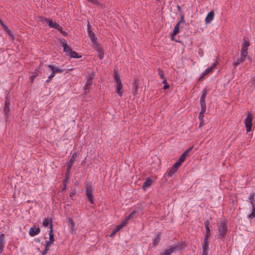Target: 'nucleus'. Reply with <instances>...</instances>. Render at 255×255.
Segmentation results:
<instances>
[{"mask_svg": "<svg viewBox=\"0 0 255 255\" xmlns=\"http://www.w3.org/2000/svg\"><path fill=\"white\" fill-rule=\"evenodd\" d=\"M114 82L116 83V92L121 97L123 94V92L122 91L123 85L120 78L119 74L118 71L116 69L114 70Z\"/></svg>", "mask_w": 255, "mask_h": 255, "instance_id": "obj_1", "label": "nucleus"}, {"mask_svg": "<svg viewBox=\"0 0 255 255\" xmlns=\"http://www.w3.org/2000/svg\"><path fill=\"white\" fill-rule=\"evenodd\" d=\"M48 67L51 71V73L48 76V79L46 81L47 83L49 82L56 74L62 73L63 72V70L59 68L55 65H49Z\"/></svg>", "mask_w": 255, "mask_h": 255, "instance_id": "obj_2", "label": "nucleus"}, {"mask_svg": "<svg viewBox=\"0 0 255 255\" xmlns=\"http://www.w3.org/2000/svg\"><path fill=\"white\" fill-rule=\"evenodd\" d=\"M135 211H133L126 218V219L121 223V224L118 225L113 230L112 233L110 235V237H112L114 236L117 232L121 230L124 226H125L128 222V221L132 217L133 215L135 214Z\"/></svg>", "mask_w": 255, "mask_h": 255, "instance_id": "obj_3", "label": "nucleus"}, {"mask_svg": "<svg viewBox=\"0 0 255 255\" xmlns=\"http://www.w3.org/2000/svg\"><path fill=\"white\" fill-rule=\"evenodd\" d=\"M184 17H181V19L178 21V22L175 26L173 32L171 34V40H174V37L176 36L179 32L180 29H182L185 24V21L183 18Z\"/></svg>", "mask_w": 255, "mask_h": 255, "instance_id": "obj_4", "label": "nucleus"}, {"mask_svg": "<svg viewBox=\"0 0 255 255\" xmlns=\"http://www.w3.org/2000/svg\"><path fill=\"white\" fill-rule=\"evenodd\" d=\"M86 188V195L88 197L89 202L91 204L94 203V198L93 195V190L92 188L91 183L87 182L85 185Z\"/></svg>", "mask_w": 255, "mask_h": 255, "instance_id": "obj_5", "label": "nucleus"}, {"mask_svg": "<svg viewBox=\"0 0 255 255\" xmlns=\"http://www.w3.org/2000/svg\"><path fill=\"white\" fill-rule=\"evenodd\" d=\"M253 115L250 112H248L247 115V117L245 120V124L247 132H249L251 130L252 127Z\"/></svg>", "mask_w": 255, "mask_h": 255, "instance_id": "obj_6", "label": "nucleus"}, {"mask_svg": "<svg viewBox=\"0 0 255 255\" xmlns=\"http://www.w3.org/2000/svg\"><path fill=\"white\" fill-rule=\"evenodd\" d=\"M228 229L227 224L225 222H222L220 224L218 225V233L221 238H223Z\"/></svg>", "mask_w": 255, "mask_h": 255, "instance_id": "obj_7", "label": "nucleus"}, {"mask_svg": "<svg viewBox=\"0 0 255 255\" xmlns=\"http://www.w3.org/2000/svg\"><path fill=\"white\" fill-rule=\"evenodd\" d=\"M182 249V245L179 244L172 245V246H170L167 248L170 254L178 252L181 250Z\"/></svg>", "mask_w": 255, "mask_h": 255, "instance_id": "obj_8", "label": "nucleus"}, {"mask_svg": "<svg viewBox=\"0 0 255 255\" xmlns=\"http://www.w3.org/2000/svg\"><path fill=\"white\" fill-rule=\"evenodd\" d=\"M87 28H88V36L91 39V40L92 41L94 44V46L98 44V43L97 42V37L95 36V33L93 31H92L91 29V25L89 23L87 25Z\"/></svg>", "mask_w": 255, "mask_h": 255, "instance_id": "obj_9", "label": "nucleus"}, {"mask_svg": "<svg viewBox=\"0 0 255 255\" xmlns=\"http://www.w3.org/2000/svg\"><path fill=\"white\" fill-rule=\"evenodd\" d=\"M217 64H218V62L216 61L212 64V65L210 67L206 69L202 73L201 76L200 77L199 79L200 80L202 78H203V77H204L205 76H206L207 75L212 73L213 72V70L215 69L216 65H217Z\"/></svg>", "mask_w": 255, "mask_h": 255, "instance_id": "obj_10", "label": "nucleus"}, {"mask_svg": "<svg viewBox=\"0 0 255 255\" xmlns=\"http://www.w3.org/2000/svg\"><path fill=\"white\" fill-rule=\"evenodd\" d=\"M60 43L63 47L64 52L66 53V55H68V54L72 50V49H71L69 46L67 44L65 39H60Z\"/></svg>", "mask_w": 255, "mask_h": 255, "instance_id": "obj_11", "label": "nucleus"}, {"mask_svg": "<svg viewBox=\"0 0 255 255\" xmlns=\"http://www.w3.org/2000/svg\"><path fill=\"white\" fill-rule=\"evenodd\" d=\"M42 18L41 20L46 21L50 27H53L55 29L59 28L60 25L56 22H53L51 19H46L45 17H42Z\"/></svg>", "mask_w": 255, "mask_h": 255, "instance_id": "obj_12", "label": "nucleus"}, {"mask_svg": "<svg viewBox=\"0 0 255 255\" xmlns=\"http://www.w3.org/2000/svg\"><path fill=\"white\" fill-rule=\"evenodd\" d=\"M40 231L39 228H36L35 226L31 227L29 231V234L31 237H34L38 235Z\"/></svg>", "mask_w": 255, "mask_h": 255, "instance_id": "obj_13", "label": "nucleus"}, {"mask_svg": "<svg viewBox=\"0 0 255 255\" xmlns=\"http://www.w3.org/2000/svg\"><path fill=\"white\" fill-rule=\"evenodd\" d=\"M94 48L97 51L99 58L100 59H103V57H104V52H103L102 48L100 46V45H99V44L96 45L95 46H94Z\"/></svg>", "mask_w": 255, "mask_h": 255, "instance_id": "obj_14", "label": "nucleus"}, {"mask_svg": "<svg viewBox=\"0 0 255 255\" xmlns=\"http://www.w3.org/2000/svg\"><path fill=\"white\" fill-rule=\"evenodd\" d=\"M4 244V235L3 234H1L0 235V255L3 252Z\"/></svg>", "mask_w": 255, "mask_h": 255, "instance_id": "obj_15", "label": "nucleus"}, {"mask_svg": "<svg viewBox=\"0 0 255 255\" xmlns=\"http://www.w3.org/2000/svg\"><path fill=\"white\" fill-rule=\"evenodd\" d=\"M206 228V234L204 239H208L210 235V230L209 227V222L208 221H206L204 223Z\"/></svg>", "mask_w": 255, "mask_h": 255, "instance_id": "obj_16", "label": "nucleus"}, {"mask_svg": "<svg viewBox=\"0 0 255 255\" xmlns=\"http://www.w3.org/2000/svg\"><path fill=\"white\" fill-rule=\"evenodd\" d=\"M192 148H189L188 149H187L180 157L179 160L180 161V162H183L185 159H186V157L188 156L189 152L191 151Z\"/></svg>", "mask_w": 255, "mask_h": 255, "instance_id": "obj_17", "label": "nucleus"}, {"mask_svg": "<svg viewBox=\"0 0 255 255\" xmlns=\"http://www.w3.org/2000/svg\"><path fill=\"white\" fill-rule=\"evenodd\" d=\"M152 182V181L149 178H147L142 185L143 189L145 190L147 188L151 186Z\"/></svg>", "mask_w": 255, "mask_h": 255, "instance_id": "obj_18", "label": "nucleus"}, {"mask_svg": "<svg viewBox=\"0 0 255 255\" xmlns=\"http://www.w3.org/2000/svg\"><path fill=\"white\" fill-rule=\"evenodd\" d=\"M49 241L51 242V244H53L54 241V235L53 234V228H52V224H50V230L49 233Z\"/></svg>", "mask_w": 255, "mask_h": 255, "instance_id": "obj_19", "label": "nucleus"}, {"mask_svg": "<svg viewBox=\"0 0 255 255\" xmlns=\"http://www.w3.org/2000/svg\"><path fill=\"white\" fill-rule=\"evenodd\" d=\"M255 193H252L250 195L249 197V200L250 203L251 204L252 207L255 206Z\"/></svg>", "mask_w": 255, "mask_h": 255, "instance_id": "obj_20", "label": "nucleus"}, {"mask_svg": "<svg viewBox=\"0 0 255 255\" xmlns=\"http://www.w3.org/2000/svg\"><path fill=\"white\" fill-rule=\"evenodd\" d=\"M10 101L9 100H6L4 107V111L5 114H7L9 111Z\"/></svg>", "mask_w": 255, "mask_h": 255, "instance_id": "obj_21", "label": "nucleus"}, {"mask_svg": "<svg viewBox=\"0 0 255 255\" xmlns=\"http://www.w3.org/2000/svg\"><path fill=\"white\" fill-rule=\"evenodd\" d=\"M67 55L71 58H79L81 57V56H79L78 54L75 51H73L72 50Z\"/></svg>", "mask_w": 255, "mask_h": 255, "instance_id": "obj_22", "label": "nucleus"}, {"mask_svg": "<svg viewBox=\"0 0 255 255\" xmlns=\"http://www.w3.org/2000/svg\"><path fill=\"white\" fill-rule=\"evenodd\" d=\"M75 160H73V159H70L68 165H67V168L66 170V173L68 174L70 172V169L71 168V167L74 162Z\"/></svg>", "mask_w": 255, "mask_h": 255, "instance_id": "obj_23", "label": "nucleus"}, {"mask_svg": "<svg viewBox=\"0 0 255 255\" xmlns=\"http://www.w3.org/2000/svg\"><path fill=\"white\" fill-rule=\"evenodd\" d=\"M200 103L201 108V109H202V111H206V103H205V99L200 98Z\"/></svg>", "mask_w": 255, "mask_h": 255, "instance_id": "obj_24", "label": "nucleus"}, {"mask_svg": "<svg viewBox=\"0 0 255 255\" xmlns=\"http://www.w3.org/2000/svg\"><path fill=\"white\" fill-rule=\"evenodd\" d=\"M2 27L10 36L13 37L11 31L6 25H5L4 23H2Z\"/></svg>", "mask_w": 255, "mask_h": 255, "instance_id": "obj_25", "label": "nucleus"}, {"mask_svg": "<svg viewBox=\"0 0 255 255\" xmlns=\"http://www.w3.org/2000/svg\"><path fill=\"white\" fill-rule=\"evenodd\" d=\"M158 75L160 76V78L163 79L162 83L163 84H166V79L164 76L163 72L162 70L159 69L158 70Z\"/></svg>", "mask_w": 255, "mask_h": 255, "instance_id": "obj_26", "label": "nucleus"}, {"mask_svg": "<svg viewBox=\"0 0 255 255\" xmlns=\"http://www.w3.org/2000/svg\"><path fill=\"white\" fill-rule=\"evenodd\" d=\"M160 240V236L158 234L156 237L153 240L152 245L154 246H156L159 243Z\"/></svg>", "mask_w": 255, "mask_h": 255, "instance_id": "obj_27", "label": "nucleus"}, {"mask_svg": "<svg viewBox=\"0 0 255 255\" xmlns=\"http://www.w3.org/2000/svg\"><path fill=\"white\" fill-rule=\"evenodd\" d=\"M208 239H204V243L202 245V250H208Z\"/></svg>", "mask_w": 255, "mask_h": 255, "instance_id": "obj_28", "label": "nucleus"}, {"mask_svg": "<svg viewBox=\"0 0 255 255\" xmlns=\"http://www.w3.org/2000/svg\"><path fill=\"white\" fill-rule=\"evenodd\" d=\"M250 46V42L247 39H245L243 44L242 49L248 50V47Z\"/></svg>", "mask_w": 255, "mask_h": 255, "instance_id": "obj_29", "label": "nucleus"}, {"mask_svg": "<svg viewBox=\"0 0 255 255\" xmlns=\"http://www.w3.org/2000/svg\"><path fill=\"white\" fill-rule=\"evenodd\" d=\"M245 59L242 60V58H240V59H238L236 61H234L233 63V65L234 66L236 67L238 65L240 64L241 63H243L244 61H245Z\"/></svg>", "mask_w": 255, "mask_h": 255, "instance_id": "obj_30", "label": "nucleus"}, {"mask_svg": "<svg viewBox=\"0 0 255 255\" xmlns=\"http://www.w3.org/2000/svg\"><path fill=\"white\" fill-rule=\"evenodd\" d=\"M177 170V169H176L174 167L172 166V167L171 168V169H170V170L169 171V172L168 173V175L169 177H171L176 172Z\"/></svg>", "mask_w": 255, "mask_h": 255, "instance_id": "obj_31", "label": "nucleus"}, {"mask_svg": "<svg viewBox=\"0 0 255 255\" xmlns=\"http://www.w3.org/2000/svg\"><path fill=\"white\" fill-rule=\"evenodd\" d=\"M241 58H242V60L246 59V58L247 57L248 52L247 50L242 49L241 50Z\"/></svg>", "mask_w": 255, "mask_h": 255, "instance_id": "obj_32", "label": "nucleus"}, {"mask_svg": "<svg viewBox=\"0 0 255 255\" xmlns=\"http://www.w3.org/2000/svg\"><path fill=\"white\" fill-rule=\"evenodd\" d=\"M252 212L248 216L249 218L252 219L255 217V206H252Z\"/></svg>", "mask_w": 255, "mask_h": 255, "instance_id": "obj_33", "label": "nucleus"}, {"mask_svg": "<svg viewBox=\"0 0 255 255\" xmlns=\"http://www.w3.org/2000/svg\"><path fill=\"white\" fill-rule=\"evenodd\" d=\"M50 223L52 224V220L50 219V220L48 219H45L43 222V226L44 227H47Z\"/></svg>", "mask_w": 255, "mask_h": 255, "instance_id": "obj_34", "label": "nucleus"}, {"mask_svg": "<svg viewBox=\"0 0 255 255\" xmlns=\"http://www.w3.org/2000/svg\"><path fill=\"white\" fill-rule=\"evenodd\" d=\"M68 222H69V224L71 226V232H73L74 231V227L75 226L74 222L72 218H69Z\"/></svg>", "mask_w": 255, "mask_h": 255, "instance_id": "obj_35", "label": "nucleus"}, {"mask_svg": "<svg viewBox=\"0 0 255 255\" xmlns=\"http://www.w3.org/2000/svg\"><path fill=\"white\" fill-rule=\"evenodd\" d=\"M92 81L88 79L86 83V84H85V90L89 89L90 88V86L92 85Z\"/></svg>", "mask_w": 255, "mask_h": 255, "instance_id": "obj_36", "label": "nucleus"}, {"mask_svg": "<svg viewBox=\"0 0 255 255\" xmlns=\"http://www.w3.org/2000/svg\"><path fill=\"white\" fill-rule=\"evenodd\" d=\"M251 84L253 86L252 90L254 89L255 88V75L252 78L249 84Z\"/></svg>", "mask_w": 255, "mask_h": 255, "instance_id": "obj_37", "label": "nucleus"}, {"mask_svg": "<svg viewBox=\"0 0 255 255\" xmlns=\"http://www.w3.org/2000/svg\"><path fill=\"white\" fill-rule=\"evenodd\" d=\"M208 91L206 89H203L201 92L202 95L201 98H206V95H207Z\"/></svg>", "mask_w": 255, "mask_h": 255, "instance_id": "obj_38", "label": "nucleus"}, {"mask_svg": "<svg viewBox=\"0 0 255 255\" xmlns=\"http://www.w3.org/2000/svg\"><path fill=\"white\" fill-rule=\"evenodd\" d=\"M205 111H203L202 109H201V111L200 113H199V115L198 116V118L200 121H202L203 120V115H204V113L205 112Z\"/></svg>", "mask_w": 255, "mask_h": 255, "instance_id": "obj_39", "label": "nucleus"}, {"mask_svg": "<svg viewBox=\"0 0 255 255\" xmlns=\"http://www.w3.org/2000/svg\"><path fill=\"white\" fill-rule=\"evenodd\" d=\"M52 244H51V242L50 241H46L45 242V248H47V249H49L51 245Z\"/></svg>", "mask_w": 255, "mask_h": 255, "instance_id": "obj_40", "label": "nucleus"}, {"mask_svg": "<svg viewBox=\"0 0 255 255\" xmlns=\"http://www.w3.org/2000/svg\"><path fill=\"white\" fill-rule=\"evenodd\" d=\"M181 164H182V162H180V161L178 160L177 162L175 163L172 166L177 169L178 168V167L181 165Z\"/></svg>", "mask_w": 255, "mask_h": 255, "instance_id": "obj_41", "label": "nucleus"}, {"mask_svg": "<svg viewBox=\"0 0 255 255\" xmlns=\"http://www.w3.org/2000/svg\"><path fill=\"white\" fill-rule=\"evenodd\" d=\"M214 17H206L205 21L207 23H210L213 19Z\"/></svg>", "mask_w": 255, "mask_h": 255, "instance_id": "obj_42", "label": "nucleus"}, {"mask_svg": "<svg viewBox=\"0 0 255 255\" xmlns=\"http://www.w3.org/2000/svg\"><path fill=\"white\" fill-rule=\"evenodd\" d=\"M169 252L166 249L161 254V255H170Z\"/></svg>", "mask_w": 255, "mask_h": 255, "instance_id": "obj_43", "label": "nucleus"}, {"mask_svg": "<svg viewBox=\"0 0 255 255\" xmlns=\"http://www.w3.org/2000/svg\"><path fill=\"white\" fill-rule=\"evenodd\" d=\"M88 1L92 2L95 4H99V2L97 0H87Z\"/></svg>", "mask_w": 255, "mask_h": 255, "instance_id": "obj_44", "label": "nucleus"}, {"mask_svg": "<svg viewBox=\"0 0 255 255\" xmlns=\"http://www.w3.org/2000/svg\"><path fill=\"white\" fill-rule=\"evenodd\" d=\"M77 156V152H74L71 157L70 159H73V160H75V158Z\"/></svg>", "mask_w": 255, "mask_h": 255, "instance_id": "obj_45", "label": "nucleus"}, {"mask_svg": "<svg viewBox=\"0 0 255 255\" xmlns=\"http://www.w3.org/2000/svg\"><path fill=\"white\" fill-rule=\"evenodd\" d=\"M94 77H95L94 74L92 73L89 76L88 80H90L92 81V80L94 78Z\"/></svg>", "mask_w": 255, "mask_h": 255, "instance_id": "obj_46", "label": "nucleus"}, {"mask_svg": "<svg viewBox=\"0 0 255 255\" xmlns=\"http://www.w3.org/2000/svg\"><path fill=\"white\" fill-rule=\"evenodd\" d=\"M49 250V249H47V248H45V250L42 253V255H45Z\"/></svg>", "mask_w": 255, "mask_h": 255, "instance_id": "obj_47", "label": "nucleus"}, {"mask_svg": "<svg viewBox=\"0 0 255 255\" xmlns=\"http://www.w3.org/2000/svg\"><path fill=\"white\" fill-rule=\"evenodd\" d=\"M214 12L213 10H211L210 11L207 16H214Z\"/></svg>", "mask_w": 255, "mask_h": 255, "instance_id": "obj_48", "label": "nucleus"}, {"mask_svg": "<svg viewBox=\"0 0 255 255\" xmlns=\"http://www.w3.org/2000/svg\"><path fill=\"white\" fill-rule=\"evenodd\" d=\"M64 36H67L68 35V33L65 31H61V32H60Z\"/></svg>", "mask_w": 255, "mask_h": 255, "instance_id": "obj_49", "label": "nucleus"}, {"mask_svg": "<svg viewBox=\"0 0 255 255\" xmlns=\"http://www.w3.org/2000/svg\"><path fill=\"white\" fill-rule=\"evenodd\" d=\"M202 255H208V251L207 250H203Z\"/></svg>", "mask_w": 255, "mask_h": 255, "instance_id": "obj_50", "label": "nucleus"}, {"mask_svg": "<svg viewBox=\"0 0 255 255\" xmlns=\"http://www.w3.org/2000/svg\"><path fill=\"white\" fill-rule=\"evenodd\" d=\"M164 84V89H166L168 88L169 85L167 84V83H166V84Z\"/></svg>", "mask_w": 255, "mask_h": 255, "instance_id": "obj_51", "label": "nucleus"}, {"mask_svg": "<svg viewBox=\"0 0 255 255\" xmlns=\"http://www.w3.org/2000/svg\"><path fill=\"white\" fill-rule=\"evenodd\" d=\"M75 194V192L74 191L71 192L70 193L69 196L70 197H72Z\"/></svg>", "mask_w": 255, "mask_h": 255, "instance_id": "obj_52", "label": "nucleus"}, {"mask_svg": "<svg viewBox=\"0 0 255 255\" xmlns=\"http://www.w3.org/2000/svg\"><path fill=\"white\" fill-rule=\"evenodd\" d=\"M56 29H57L58 30H59L60 32H61V31H62V27L59 25V28H57Z\"/></svg>", "mask_w": 255, "mask_h": 255, "instance_id": "obj_53", "label": "nucleus"}, {"mask_svg": "<svg viewBox=\"0 0 255 255\" xmlns=\"http://www.w3.org/2000/svg\"><path fill=\"white\" fill-rule=\"evenodd\" d=\"M2 23H3L2 22V21L0 19V24H1V26H2Z\"/></svg>", "mask_w": 255, "mask_h": 255, "instance_id": "obj_54", "label": "nucleus"}, {"mask_svg": "<svg viewBox=\"0 0 255 255\" xmlns=\"http://www.w3.org/2000/svg\"><path fill=\"white\" fill-rule=\"evenodd\" d=\"M177 8H178V9H180V6H177Z\"/></svg>", "mask_w": 255, "mask_h": 255, "instance_id": "obj_55", "label": "nucleus"}, {"mask_svg": "<svg viewBox=\"0 0 255 255\" xmlns=\"http://www.w3.org/2000/svg\"><path fill=\"white\" fill-rule=\"evenodd\" d=\"M65 189V187H63V190H64Z\"/></svg>", "mask_w": 255, "mask_h": 255, "instance_id": "obj_56", "label": "nucleus"}, {"mask_svg": "<svg viewBox=\"0 0 255 255\" xmlns=\"http://www.w3.org/2000/svg\"><path fill=\"white\" fill-rule=\"evenodd\" d=\"M203 55V53H202V54H201V56H202Z\"/></svg>", "mask_w": 255, "mask_h": 255, "instance_id": "obj_57", "label": "nucleus"}]
</instances>
